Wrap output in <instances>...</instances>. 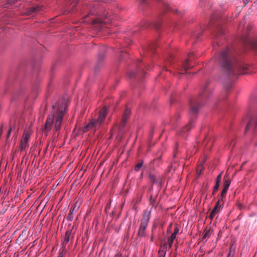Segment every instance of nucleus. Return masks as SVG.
<instances>
[{"label":"nucleus","instance_id":"f257e3e1","mask_svg":"<svg viewBox=\"0 0 257 257\" xmlns=\"http://www.w3.org/2000/svg\"><path fill=\"white\" fill-rule=\"evenodd\" d=\"M67 107L65 100H62L61 102H59L53 106V110L48 115L45 123L44 131L46 132H50L53 125L55 132L60 130Z\"/></svg>","mask_w":257,"mask_h":257},{"label":"nucleus","instance_id":"f03ea898","mask_svg":"<svg viewBox=\"0 0 257 257\" xmlns=\"http://www.w3.org/2000/svg\"><path fill=\"white\" fill-rule=\"evenodd\" d=\"M219 63L229 75L245 74L246 66L241 64H236L232 62L229 56L227 49L224 50L220 54Z\"/></svg>","mask_w":257,"mask_h":257},{"label":"nucleus","instance_id":"7ed1b4c3","mask_svg":"<svg viewBox=\"0 0 257 257\" xmlns=\"http://www.w3.org/2000/svg\"><path fill=\"white\" fill-rule=\"evenodd\" d=\"M107 113V109L106 107H104L100 111L97 119H92L91 121L87 125L86 128L88 130L90 128L99 126L104 121Z\"/></svg>","mask_w":257,"mask_h":257},{"label":"nucleus","instance_id":"20e7f679","mask_svg":"<svg viewBox=\"0 0 257 257\" xmlns=\"http://www.w3.org/2000/svg\"><path fill=\"white\" fill-rule=\"evenodd\" d=\"M30 134L28 132L25 131L24 133L19 146L20 149L21 151L24 150L28 147V141L30 138Z\"/></svg>","mask_w":257,"mask_h":257},{"label":"nucleus","instance_id":"39448f33","mask_svg":"<svg viewBox=\"0 0 257 257\" xmlns=\"http://www.w3.org/2000/svg\"><path fill=\"white\" fill-rule=\"evenodd\" d=\"M80 205V203L77 201L71 206L69 214L67 217V220L71 221L73 220L74 213L78 210Z\"/></svg>","mask_w":257,"mask_h":257},{"label":"nucleus","instance_id":"423d86ee","mask_svg":"<svg viewBox=\"0 0 257 257\" xmlns=\"http://www.w3.org/2000/svg\"><path fill=\"white\" fill-rule=\"evenodd\" d=\"M150 216L151 210L149 209H146L144 213L143 218L141 220V225L147 226L150 219Z\"/></svg>","mask_w":257,"mask_h":257},{"label":"nucleus","instance_id":"0eeeda50","mask_svg":"<svg viewBox=\"0 0 257 257\" xmlns=\"http://www.w3.org/2000/svg\"><path fill=\"white\" fill-rule=\"evenodd\" d=\"M257 125V119L255 118H252L250 119L249 122H248L246 128L245 132L253 130L255 126Z\"/></svg>","mask_w":257,"mask_h":257},{"label":"nucleus","instance_id":"6e6552de","mask_svg":"<svg viewBox=\"0 0 257 257\" xmlns=\"http://www.w3.org/2000/svg\"><path fill=\"white\" fill-rule=\"evenodd\" d=\"M230 184V181L228 179H226L224 178V188L221 193V197L223 198L226 196V192L228 189L229 185Z\"/></svg>","mask_w":257,"mask_h":257},{"label":"nucleus","instance_id":"1a4fd4ad","mask_svg":"<svg viewBox=\"0 0 257 257\" xmlns=\"http://www.w3.org/2000/svg\"><path fill=\"white\" fill-rule=\"evenodd\" d=\"M42 8L40 7L30 8L25 13V15H29L33 13H35L36 12L40 11L42 10Z\"/></svg>","mask_w":257,"mask_h":257},{"label":"nucleus","instance_id":"9d476101","mask_svg":"<svg viewBox=\"0 0 257 257\" xmlns=\"http://www.w3.org/2000/svg\"><path fill=\"white\" fill-rule=\"evenodd\" d=\"M71 233H72V230L70 229V230H67L66 233H65V238L63 241V244H67L69 241V240H70V238L71 237Z\"/></svg>","mask_w":257,"mask_h":257},{"label":"nucleus","instance_id":"9b49d317","mask_svg":"<svg viewBox=\"0 0 257 257\" xmlns=\"http://www.w3.org/2000/svg\"><path fill=\"white\" fill-rule=\"evenodd\" d=\"M212 231L210 228H206L203 234V238L206 241L210 237Z\"/></svg>","mask_w":257,"mask_h":257},{"label":"nucleus","instance_id":"f8f14e48","mask_svg":"<svg viewBox=\"0 0 257 257\" xmlns=\"http://www.w3.org/2000/svg\"><path fill=\"white\" fill-rule=\"evenodd\" d=\"M147 227V226L140 224V228H139V229L138 232V234L139 236L143 237V236H145V235H146L145 230H146Z\"/></svg>","mask_w":257,"mask_h":257},{"label":"nucleus","instance_id":"ddd939ff","mask_svg":"<svg viewBox=\"0 0 257 257\" xmlns=\"http://www.w3.org/2000/svg\"><path fill=\"white\" fill-rule=\"evenodd\" d=\"M176 235L172 233L170 238L168 239V244L169 248H171L174 240L175 239Z\"/></svg>","mask_w":257,"mask_h":257},{"label":"nucleus","instance_id":"4468645a","mask_svg":"<svg viewBox=\"0 0 257 257\" xmlns=\"http://www.w3.org/2000/svg\"><path fill=\"white\" fill-rule=\"evenodd\" d=\"M149 178L151 182L153 183L157 184L158 183V180L156 177L153 174L150 173L149 175Z\"/></svg>","mask_w":257,"mask_h":257},{"label":"nucleus","instance_id":"2eb2a0df","mask_svg":"<svg viewBox=\"0 0 257 257\" xmlns=\"http://www.w3.org/2000/svg\"><path fill=\"white\" fill-rule=\"evenodd\" d=\"M218 211L219 210L218 209V208H217V206H215L211 212L210 217H213Z\"/></svg>","mask_w":257,"mask_h":257},{"label":"nucleus","instance_id":"dca6fc26","mask_svg":"<svg viewBox=\"0 0 257 257\" xmlns=\"http://www.w3.org/2000/svg\"><path fill=\"white\" fill-rule=\"evenodd\" d=\"M128 117L126 116H122V121L119 125L120 128H123L125 125V122L127 121Z\"/></svg>","mask_w":257,"mask_h":257},{"label":"nucleus","instance_id":"f3484780","mask_svg":"<svg viewBox=\"0 0 257 257\" xmlns=\"http://www.w3.org/2000/svg\"><path fill=\"white\" fill-rule=\"evenodd\" d=\"M248 42V41H246V43ZM248 43H250L253 47L254 48L257 49V39L254 40H251L248 41Z\"/></svg>","mask_w":257,"mask_h":257},{"label":"nucleus","instance_id":"a211bd4d","mask_svg":"<svg viewBox=\"0 0 257 257\" xmlns=\"http://www.w3.org/2000/svg\"><path fill=\"white\" fill-rule=\"evenodd\" d=\"M198 110V108L196 106H192L190 109V112L193 114H195L197 113Z\"/></svg>","mask_w":257,"mask_h":257},{"label":"nucleus","instance_id":"6ab92c4d","mask_svg":"<svg viewBox=\"0 0 257 257\" xmlns=\"http://www.w3.org/2000/svg\"><path fill=\"white\" fill-rule=\"evenodd\" d=\"M131 112V110L130 108H126V109L123 113V116H126V117H129Z\"/></svg>","mask_w":257,"mask_h":257},{"label":"nucleus","instance_id":"aec40b11","mask_svg":"<svg viewBox=\"0 0 257 257\" xmlns=\"http://www.w3.org/2000/svg\"><path fill=\"white\" fill-rule=\"evenodd\" d=\"M143 164V162L138 163L137 165H136V166L135 167V170L137 171H138L140 169V168L142 167Z\"/></svg>","mask_w":257,"mask_h":257},{"label":"nucleus","instance_id":"412c9836","mask_svg":"<svg viewBox=\"0 0 257 257\" xmlns=\"http://www.w3.org/2000/svg\"><path fill=\"white\" fill-rule=\"evenodd\" d=\"M166 251L164 250H160L159 251L158 257H165Z\"/></svg>","mask_w":257,"mask_h":257},{"label":"nucleus","instance_id":"4be33fe9","mask_svg":"<svg viewBox=\"0 0 257 257\" xmlns=\"http://www.w3.org/2000/svg\"><path fill=\"white\" fill-rule=\"evenodd\" d=\"M105 23L104 22H103V21H102L99 19H96L93 21V23L94 24H97V23L102 24V23Z\"/></svg>","mask_w":257,"mask_h":257},{"label":"nucleus","instance_id":"5701e85b","mask_svg":"<svg viewBox=\"0 0 257 257\" xmlns=\"http://www.w3.org/2000/svg\"><path fill=\"white\" fill-rule=\"evenodd\" d=\"M179 228L178 225H176L173 233L177 235V234L179 233Z\"/></svg>","mask_w":257,"mask_h":257},{"label":"nucleus","instance_id":"b1692460","mask_svg":"<svg viewBox=\"0 0 257 257\" xmlns=\"http://www.w3.org/2000/svg\"><path fill=\"white\" fill-rule=\"evenodd\" d=\"M221 173L219 174L217 176L216 179V183L220 184V180H221Z\"/></svg>","mask_w":257,"mask_h":257},{"label":"nucleus","instance_id":"393cba45","mask_svg":"<svg viewBox=\"0 0 257 257\" xmlns=\"http://www.w3.org/2000/svg\"><path fill=\"white\" fill-rule=\"evenodd\" d=\"M188 62V60H186L183 64V67L185 71H187L189 69V68L187 66Z\"/></svg>","mask_w":257,"mask_h":257},{"label":"nucleus","instance_id":"a878e982","mask_svg":"<svg viewBox=\"0 0 257 257\" xmlns=\"http://www.w3.org/2000/svg\"><path fill=\"white\" fill-rule=\"evenodd\" d=\"M219 185H220L219 183H215V185L214 187V189H213L214 192L218 190V189L219 187Z\"/></svg>","mask_w":257,"mask_h":257},{"label":"nucleus","instance_id":"bb28decb","mask_svg":"<svg viewBox=\"0 0 257 257\" xmlns=\"http://www.w3.org/2000/svg\"><path fill=\"white\" fill-rule=\"evenodd\" d=\"M19 0H7V2H8L10 4H13L15 3L16 2H18Z\"/></svg>","mask_w":257,"mask_h":257},{"label":"nucleus","instance_id":"cd10ccee","mask_svg":"<svg viewBox=\"0 0 257 257\" xmlns=\"http://www.w3.org/2000/svg\"><path fill=\"white\" fill-rule=\"evenodd\" d=\"M219 204V200L217 201L215 206H217V208H218Z\"/></svg>","mask_w":257,"mask_h":257},{"label":"nucleus","instance_id":"c85d7f7f","mask_svg":"<svg viewBox=\"0 0 257 257\" xmlns=\"http://www.w3.org/2000/svg\"><path fill=\"white\" fill-rule=\"evenodd\" d=\"M11 130H10L8 132V137H9L10 135V133H11Z\"/></svg>","mask_w":257,"mask_h":257},{"label":"nucleus","instance_id":"c756f323","mask_svg":"<svg viewBox=\"0 0 257 257\" xmlns=\"http://www.w3.org/2000/svg\"><path fill=\"white\" fill-rule=\"evenodd\" d=\"M58 257H63V255L62 253H60Z\"/></svg>","mask_w":257,"mask_h":257},{"label":"nucleus","instance_id":"7c9ffc66","mask_svg":"<svg viewBox=\"0 0 257 257\" xmlns=\"http://www.w3.org/2000/svg\"><path fill=\"white\" fill-rule=\"evenodd\" d=\"M171 226H172V224H171L169 226V227L171 228Z\"/></svg>","mask_w":257,"mask_h":257},{"label":"nucleus","instance_id":"2f4dec72","mask_svg":"<svg viewBox=\"0 0 257 257\" xmlns=\"http://www.w3.org/2000/svg\"><path fill=\"white\" fill-rule=\"evenodd\" d=\"M185 129H186V127H184L183 131H184Z\"/></svg>","mask_w":257,"mask_h":257},{"label":"nucleus","instance_id":"473e14b6","mask_svg":"<svg viewBox=\"0 0 257 257\" xmlns=\"http://www.w3.org/2000/svg\"><path fill=\"white\" fill-rule=\"evenodd\" d=\"M240 27H241V24H240L239 26V29L240 28Z\"/></svg>","mask_w":257,"mask_h":257}]
</instances>
